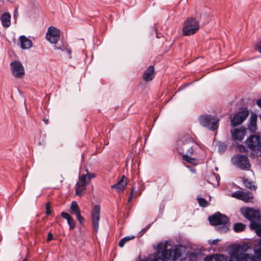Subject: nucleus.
<instances>
[{
	"mask_svg": "<svg viewBox=\"0 0 261 261\" xmlns=\"http://www.w3.org/2000/svg\"><path fill=\"white\" fill-rule=\"evenodd\" d=\"M169 246L171 248L168 249L167 243L158 244L156 246L157 252L154 254L152 261H167L168 260L175 261L178 258L182 257V251L185 249L184 246L179 245L174 248H172L170 244Z\"/></svg>",
	"mask_w": 261,
	"mask_h": 261,
	"instance_id": "f257e3e1",
	"label": "nucleus"
},
{
	"mask_svg": "<svg viewBox=\"0 0 261 261\" xmlns=\"http://www.w3.org/2000/svg\"><path fill=\"white\" fill-rule=\"evenodd\" d=\"M46 38L51 43H54L55 49L60 50L66 53L70 59L71 58V49L68 47L66 43H62V45L57 44L60 39V31L54 27H49L46 34Z\"/></svg>",
	"mask_w": 261,
	"mask_h": 261,
	"instance_id": "f03ea898",
	"label": "nucleus"
},
{
	"mask_svg": "<svg viewBox=\"0 0 261 261\" xmlns=\"http://www.w3.org/2000/svg\"><path fill=\"white\" fill-rule=\"evenodd\" d=\"M208 221L211 225L217 226L216 229L220 233H226L229 229V219L220 212L209 216Z\"/></svg>",
	"mask_w": 261,
	"mask_h": 261,
	"instance_id": "7ed1b4c3",
	"label": "nucleus"
},
{
	"mask_svg": "<svg viewBox=\"0 0 261 261\" xmlns=\"http://www.w3.org/2000/svg\"><path fill=\"white\" fill-rule=\"evenodd\" d=\"M194 142L192 137L189 135H184L180 137L176 142V151L182 157L185 154L192 155L196 148L191 144Z\"/></svg>",
	"mask_w": 261,
	"mask_h": 261,
	"instance_id": "20e7f679",
	"label": "nucleus"
},
{
	"mask_svg": "<svg viewBox=\"0 0 261 261\" xmlns=\"http://www.w3.org/2000/svg\"><path fill=\"white\" fill-rule=\"evenodd\" d=\"M255 255L244 254L243 256L236 254L232 249L228 261H260L261 242H259L257 246L254 249Z\"/></svg>",
	"mask_w": 261,
	"mask_h": 261,
	"instance_id": "39448f33",
	"label": "nucleus"
},
{
	"mask_svg": "<svg viewBox=\"0 0 261 261\" xmlns=\"http://www.w3.org/2000/svg\"><path fill=\"white\" fill-rule=\"evenodd\" d=\"M245 142L253 155L258 156L261 154V138L259 135H250Z\"/></svg>",
	"mask_w": 261,
	"mask_h": 261,
	"instance_id": "423d86ee",
	"label": "nucleus"
},
{
	"mask_svg": "<svg viewBox=\"0 0 261 261\" xmlns=\"http://www.w3.org/2000/svg\"><path fill=\"white\" fill-rule=\"evenodd\" d=\"M199 23L196 18L188 17L184 23L182 34L184 36L193 35L199 30Z\"/></svg>",
	"mask_w": 261,
	"mask_h": 261,
	"instance_id": "0eeeda50",
	"label": "nucleus"
},
{
	"mask_svg": "<svg viewBox=\"0 0 261 261\" xmlns=\"http://www.w3.org/2000/svg\"><path fill=\"white\" fill-rule=\"evenodd\" d=\"M199 121L202 126L209 130L214 131L218 127L219 119L215 116L210 114L203 115L199 117Z\"/></svg>",
	"mask_w": 261,
	"mask_h": 261,
	"instance_id": "6e6552de",
	"label": "nucleus"
},
{
	"mask_svg": "<svg viewBox=\"0 0 261 261\" xmlns=\"http://www.w3.org/2000/svg\"><path fill=\"white\" fill-rule=\"evenodd\" d=\"M241 212L244 217L250 221V223H256L261 219V216L258 211L251 207H242Z\"/></svg>",
	"mask_w": 261,
	"mask_h": 261,
	"instance_id": "1a4fd4ad",
	"label": "nucleus"
},
{
	"mask_svg": "<svg viewBox=\"0 0 261 261\" xmlns=\"http://www.w3.org/2000/svg\"><path fill=\"white\" fill-rule=\"evenodd\" d=\"M233 164L241 170H248L251 166L248 157L243 154H236L232 158Z\"/></svg>",
	"mask_w": 261,
	"mask_h": 261,
	"instance_id": "9d476101",
	"label": "nucleus"
},
{
	"mask_svg": "<svg viewBox=\"0 0 261 261\" xmlns=\"http://www.w3.org/2000/svg\"><path fill=\"white\" fill-rule=\"evenodd\" d=\"M249 114V111L247 108H243L241 111L237 113L231 119V124L233 127L242 123Z\"/></svg>",
	"mask_w": 261,
	"mask_h": 261,
	"instance_id": "9b49d317",
	"label": "nucleus"
},
{
	"mask_svg": "<svg viewBox=\"0 0 261 261\" xmlns=\"http://www.w3.org/2000/svg\"><path fill=\"white\" fill-rule=\"evenodd\" d=\"M100 207L98 204L94 205L91 213V220L93 229L97 232L99 228Z\"/></svg>",
	"mask_w": 261,
	"mask_h": 261,
	"instance_id": "f8f14e48",
	"label": "nucleus"
},
{
	"mask_svg": "<svg viewBox=\"0 0 261 261\" xmlns=\"http://www.w3.org/2000/svg\"><path fill=\"white\" fill-rule=\"evenodd\" d=\"M12 73L16 78H22L25 73L24 69L20 61H14L10 63Z\"/></svg>",
	"mask_w": 261,
	"mask_h": 261,
	"instance_id": "ddd939ff",
	"label": "nucleus"
},
{
	"mask_svg": "<svg viewBox=\"0 0 261 261\" xmlns=\"http://www.w3.org/2000/svg\"><path fill=\"white\" fill-rule=\"evenodd\" d=\"M232 140L236 142L242 141L246 134V128L245 126H241L239 128H233L230 130Z\"/></svg>",
	"mask_w": 261,
	"mask_h": 261,
	"instance_id": "4468645a",
	"label": "nucleus"
},
{
	"mask_svg": "<svg viewBox=\"0 0 261 261\" xmlns=\"http://www.w3.org/2000/svg\"><path fill=\"white\" fill-rule=\"evenodd\" d=\"M86 186V175L83 174L79 177V181L77 182L75 187V194L77 195H82L85 191Z\"/></svg>",
	"mask_w": 261,
	"mask_h": 261,
	"instance_id": "2eb2a0df",
	"label": "nucleus"
},
{
	"mask_svg": "<svg viewBox=\"0 0 261 261\" xmlns=\"http://www.w3.org/2000/svg\"><path fill=\"white\" fill-rule=\"evenodd\" d=\"M257 115L256 113L251 114L247 123V129L250 133H254L257 129Z\"/></svg>",
	"mask_w": 261,
	"mask_h": 261,
	"instance_id": "dca6fc26",
	"label": "nucleus"
},
{
	"mask_svg": "<svg viewBox=\"0 0 261 261\" xmlns=\"http://www.w3.org/2000/svg\"><path fill=\"white\" fill-rule=\"evenodd\" d=\"M155 72L153 66L150 65L144 72L142 75L143 80L145 82H149L154 77Z\"/></svg>",
	"mask_w": 261,
	"mask_h": 261,
	"instance_id": "f3484780",
	"label": "nucleus"
},
{
	"mask_svg": "<svg viewBox=\"0 0 261 261\" xmlns=\"http://www.w3.org/2000/svg\"><path fill=\"white\" fill-rule=\"evenodd\" d=\"M127 185V178L125 176L123 175L118 182L111 186L112 189H116L118 192L123 191Z\"/></svg>",
	"mask_w": 261,
	"mask_h": 261,
	"instance_id": "a211bd4d",
	"label": "nucleus"
},
{
	"mask_svg": "<svg viewBox=\"0 0 261 261\" xmlns=\"http://www.w3.org/2000/svg\"><path fill=\"white\" fill-rule=\"evenodd\" d=\"M250 248V246L247 244H244L242 245L237 246L232 248L235 253H238L241 256L247 254L246 252Z\"/></svg>",
	"mask_w": 261,
	"mask_h": 261,
	"instance_id": "6ab92c4d",
	"label": "nucleus"
},
{
	"mask_svg": "<svg viewBox=\"0 0 261 261\" xmlns=\"http://www.w3.org/2000/svg\"><path fill=\"white\" fill-rule=\"evenodd\" d=\"M20 47L22 49H26L31 48L33 43L31 40L24 35L20 36L19 38Z\"/></svg>",
	"mask_w": 261,
	"mask_h": 261,
	"instance_id": "aec40b11",
	"label": "nucleus"
},
{
	"mask_svg": "<svg viewBox=\"0 0 261 261\" xmlns=\"http://www.w3.org/2000/svg\"><path fill=\"white\" fill-rule=\"evenodd\" d=\"M203 261H227L226 255L220 254H215L208 255L204 258Z\"/></svg>",
	"mask_w": 261,
	"mask_h": 261,
	"instance_id": "412c9836",
	"label": "nucleus"
},
{
	"mask_svg": "<svg viewBox=\"0 0 261 261\" xmlns=\"http://www.w3.org/2000/svg\"><path fill=\"white\" fill-rule=\"evenodd\" d=\"M11 16L9 12H4L1 16L0 20L4 28H7L11 25Z\"/></svg>",
	"mask_w": 261,
	"mask_h": 261,
	"instance_id": "4be33fe9",
	"label": "nucleus"
},
{
	"mask_svg": "<svg viewBox=\"0 0 261 261\" xmlns=\"http://www.w3.org/2000/svg\"><path fill=\"white\" fill-rule=\"evenodd\" d=\"M219 178H220L219 175L213 172L208 175L207 182L212 184L214 187H218L219 185Z\"/></svg>",
	"mask_w": 261,
	"mask_h": 261,
	"instance_id": "5701e85b",
	"label": "nucleus"
},
{
	"mask_svg": "<svg viewBox=\"0 0 261 261\" xmlns=\"http://www.w3.org/2000/svg\"><path fill=\"white\" fill-rule=\"evenodd\" d=\"M201 255L199 252H188L186 254V256L182 258L185 261H197L198 257ZM182 259V258H181Z\"/></svg>",
	"mask_w": 261,
	"mask_h": 261,
	"instance_id": "b1692460",
	"label": "nucleus"
},
{
	"mask_svg": "<svg viewBox=\"0 0 261 261\" xmlns=\"http://www.w3.org/2000/svg\"><path fill=\"white\" fill-rule=\"evenodd\" d=\"M250 227L255 231L257 236L261 237V219L256 223H250Z\"/></svg>",
	"mask_w": 261,
	"mask_h": 261,
	"instance_id": "393cba45",
	"label": "nucleus"
},
{
	"mask_svg": "<svg viewBox=\"0 0 261 261\" xmlns=\"http://www.w3.org/2000/svg\"><path fill=\"white\" fill-rule=\"evenodd\" d=\"M253 198V195L252 192L248 191L243 192L241 200L245 202H249L251 201Z\"/></svg>",
	"mask_w": 261,
	"mask_h": 261,
	"instance_id": "a878e982",
	"label": "nucleus"
},
{
	"mask_svg": "<svg viewBox=\"0 0 261 261\" xmlns=\"http://www.w3.org/2000/svg\"><path fill=\"white\" fill-rule=\"evenodd\" d=\"M70 212L73 215H76L81 212L80 209L76 201H73L72 202Z\"/></svg>",
	"mask_w": 261,
	"mask_h": 261,
	"instance_id": "bb28decb",
	"label": "nucleus"
},
{
	"mask_svg": "<svg viewBox=\"0 0 261 261\" xmlns=\"http://www.w3.org/2000/svg\"><path fill=\"white\" fill-rule=\"evenodd\" d=\"M243 182L244 186L248 189L250 190H255L256 189V187L254 185L252 181L249 180V179L244 178L243 179Z\"/></svg>",
	"mask_w": 261,
	"mask_h": 261,
	"instance_id": "cd10ccee",
	"label": "nucleus"
},
{
	"mask_svg": "<svg viewBox=\"0 0 261 261\" xmlns=\"http://www.w3.org/2000/svg\"><path fill=\"white\" fill-rule=\"evenodd\" d=\"M245 228V225L241 223H236L233 225V230L236 232L242 231Z\"/></svg>",
	"mask_w": 261,
	"mask_h": 261,
	"instance_id": "c85d7f7f",
	"label": "nucleus"
},
{
	"mask_svg": "<svg viewBox=\"0 0 261 261\" xmlns=\"http://www.w3.org/2000/svg\"><path fill=\"white\" fill-rule=\"evenodd\" d=\"M191 155H190V154H185L183 155L182 159L190 164L193 165H196V159L191 157Z\"/></svg>",
	"mask_w": 261,
	"mask_h": 261,
	"instance_id": "c756f323",
	"label": "nucleus"
},
{
	"mask_svg": "<svg viewBox=\"0 0 261 261\" xmlns=\"http://www.w3.org/2000/svg\"><path fill=\"white\" fill-rule=\"evenodd\" d=\"M135 237L134 236H126L124 237L123 238L121 239L119 241V246L120 247H123L127 242L133 240L134 239H135Z\"/></svg>",
	"mask_w": 261,
	"mask_h": 261,
	"instance_id": "7c9ffc66",
	"label": "nucleus"
},
{
	"mask_svg": "<svg viewBox=\"0 0 261 261\" xmlns=\"http://www.w3.org/2000/svg\"><path fill=\"white\" fill-rule=\"evenodd\" d=\"M197 201L198 202L199 205L200 206L202 207H206L207 206L209 205L208 202L204 198L202 197H198L197 198Z\"/></svg>",
	"mask_w": 261,
	"mask_h": 261,
	"instance_id": "2f4dec72",
	"label": "nucleus"
},
{
	"mask_svg": "<svg viewBox=\"0 0 261 261\" xmlns=\"http://www.w3.org/2000/svg\"><path fill=\"white\" fill-rule=\"evenodd\" d=\"M67 223L69 226L70 230L73 229L75 227L76 223L73 218L71 216L70 218L68 219Z\"/></svg>",
	"mask_w": 261,
	"mask_h": 261,
	"instance_id": "473e14b6",
	"label": "nucleus"
},
{
	"mask_svg": "<svg viewBox=\"0 0 261 261\" xmlns=\"http://www.w3.org/2000/svg\"><path fill=\"white\" fill-rule=\"evenodd\" d=\"M243 192H244L241 191H236L235 192L232 193V196L237 198L238 199L241 200Z\"/></svg>",
	"mask_w": 261,
	"mask_h": 261,
	"instance_id": "72a5a7b5",
	"label": "nucleus"
},
{
	"mask_svg": "<svg viewBox=\"0 0 261 261\" xmlns=\"http://www.w3.org/2000/svg\"><path fill=\"white\" fill-rule=\"evenodd\" d=\"M226 145L224 143L220 142L218 145V150L221 153L224 152L226 150Z\"/></svg>",
	"mask_w": 261,
	"mask_h": 261,
	"instance_id": "f704fd0d",
	"label": "nucleus"
},
{
	"mask_svg": "<svg viewBox=\"0 0 261 261\" xmlns=\"http://www.w3.org/2000/svg\"><path fill=\"white\" fill-rule=\"evenodd\" d=\"M76 217L77 220L79 221L81 225H83L84 223L85 219L84 217L81 215V212L75 215Z\"/></svg>",
	"mask_w": 261,
	"mask_h": 261,
	"instance_id": "c9c22d12",
	"label": "nucleus"
},
{
	"mask_svg": "<svg viewBox=\"0 0 261 261\" xmlns=\"http://www.w3.org/2000/svg\"><path fill=\"white\" fill-rule=\"evenodd\" d=\"M51 213V211L50 210V203L49 202H47L46 204V211H45V214L48 216L49 215H50Z\"/></svg>",
	"mask_w": 261,
	"mask_h": 261,
	"instance_id": "e433bc0d",
	"label": "nucleus"
},
{
	"mask_svg": "<svg viewBox=\"0 0 261 261\" xmlns=\"http://www.w3.org/2000/svg\"><path fill=\"white\" fill-rule=\"evenodd\" d=\"M150 224H149L146 227L143 228L139 232V236H142L150 228Z\"/></svg>",
	"mask_w": 261,
	"mask_h": 261,
	"instance_id": "4c0bfd02",
	"label": "nucleus"
},
{
	"mask_svg": "<svg viewBox=\"0 0 261 261\" xmlns=\"http://www.w3.org/2000/svg\"><path fill=\"white\" fill-rule=\"evenodd\" d=\"M135 188L134 187H133L132 189L131 192L129 194V197H128V202H129L132 200V198L134 197V192H135Z\"/></svg>",
	"mask_w": 261,
	"mask_h": 261,
	"instance_id": "58836bf2",
	"label": "nucleus"
},
{
	"mask_svg": "<svg viewBox=\"0 0 261 261\" xmlns=\"http://www.w3.org/2000/svg\"><path fill=\"white\" fill-rule=\"evenodd\" d=\"M61 216L63 218L66 219L67 220H68V219H69L71 217V216L68 213L64 212H62L61 213Z\"/></svg>",
	"mask_w": 261,
	"mask_h": 261,
	"instance_id": "ea45409f",
	"label": "nucleus"
},
{
	"mask_svg": "<svg viewBox=\"0 0 261 261\" xmlns=\"http://www.w3.org/2000/svg\"><path fill=\"white\" fill-rule=\"evenodd\" d=\"M220 240L219 239H215L212 241H209V243L211 245H216L218 242H219Z\"/></svg>",
	"mask_w": 261,
	"mask_h": 261,
	"instance_id": "a19ab883",
	"label": "nucleus"
},
{
	"mask_svg": "<svg viewBox=\"0 0 261 261\" xmlns=\"http://www.w3.org/2000/svg\"><path fill=\"white\" fill-rule=\"evenodd\" d=\"M255 48L256 50L261 53V40L257 42Z\"/></svg>",
	"mask_w": 261,
	"mask_h": 261,
	"instance_id": "79ce46f5",
	"label": "nucleus"
},
{
	"mask_svg": "<svg viewBox=\"0 0 261 261\" xmlns=\"http://www.w3.org/2000/svg\"><path fill=\"white\" fill-rule=\"evenodd\" d=\"M53 238H54L53 234L50 232H48V235H47V241L50 242L53 239Z\"/></svg>",
	"mask_w": 261,
	"mask_h": 261,
	"instance_id": "37998d69",
	"label": "nucleus"
},
{
	"mask_svg": "<svg viewBox=\"0 0 261 261\" xmlns=\"http://www.w3.org/2000/svg\"><path fill=\"white\" fill-rule=\"evenodd\" d=\"M14 17L16 18L18 16V8H16L14 11Z\"/></svg>",
	"mask_w": 261,
	"mask_h": 261,
	"instance_id": "c03bdc74",
	"label": "nucleus"
},
{
	"mask_svg": "<svg viewBox=\"0 0 261 261\" xmlns=\"http://www.w3.org/2000/svg\"><path fill=\"white\" fill-rule=\"evenodd\" d=\"M87 175L90 179L95 177V175L93 173H88Z\"/></svg>",
	"mask_w": 261,
	"mask_h": 261,
	"instance_id": "a18cd8bd",
	"label": "nucleus"
},
{
	"mask_svg": "<svg viewBox=\"0 0 261 261\" xmlns=\"http://www.w3.org/2000/svg\"><path fill=\"white\" fill-rule=\"evenodd\" d=\"M256 105L261 108V99H259L256 101Z\"/></svg>",
	"mask_w": 261,
	"mask_h": 261,
	"instance_id": "49530a36",
	"label": "nucleus"
},
{
	"mask_svg": "<svg viewBox=\"0 0 261 261\" xmlns=\"http://www.w3.org/2000/svg\"><path fill=\"white\" fill-rule=\"evenodd\" d=\"M43 120L46 124H47L48 123V119L44 118L43 119Z\"/></svg>",
	"mask_w": 261,
	"mask_h": 261,
	"instance_id": "de8ad7c7",
	"label": "nucleus"
},
{
	"mask_svg": "<svg viewBox=\"0 0 261 261\" xmlns=\"http://www.w3.org/2000/svg\"><path fill=\"white\" fill-rule=\"evenodd\" d=\"M153 29H154V31L155 32L156 34V37L157 38H159V37L158 36V34H157V29L155 28V27H153Z\"/></svg>",
	"mask_w": 261,
	"mask_h": 261,
	"instance_id": "09e8293b",
	"label": "nucleus"
},
{
	"mask_svg": "<svg viewBox=\"0 0 261 261\" xmlns=\"http://www.w3.org/2000/svg\"><path fill=\"white\" fill-rule=\"evenodd\" d=\"M39 144L40 145H44V142L43 141H42V142L41 143V141H39Z\"/></svg>",
	"mask_w": 261,
	"mask_h": 261,
	"instance_id": "8fccbe9b",
	"label": "nucleus"
},
{
	"mask_svg": "<svg viewBox=\"0 0 261 261\" xmlns=\"http://www.w3.org/2000/svg\"><path fill=\"white\" fill-rule=\"evenodd\" d=\"M242 148L243 149H245L244 147L243 146L240 145V149L241 150V148Z\"/></svg>",
	"mask_w": 261,
	"mask_h": 261,
	"instance_id": "3c124183",
	"label": "nucleus"
},
{
	"mask_svg": "<svg viewBox=\"0 0 261 261\" xmlns=\"http://www.w3.org/2000/svg\"><path fill=\"white\" fill-rule=\"evenodd\" d=\"M22 261H28L27 260V258H25L24 259H23Z\"/></svg>",
	"mask_w": 261,
	"mask_h": 261,
	"instance_id": "603ef678",
	"label": "nucleus"
},
{
	"mask_svg": "<svg viewBox=\"0 0 261 261\" xmlns=\"http://www.w3.org/2000/svg\"><path fill=\"white\" fill-rule=\"evenodd\" d=\"M139 261H147V259H143V260H140Z\"/></svg>",
	"mask_w": 261,
	"mask_h": 261,
	"instance_id": "864d4df0",
	"label": "nucleus"
},
{
	"mask_svg": "<svg viewBox=\"0 0 261 261\" xmlns=\"http://www.w3.org/2000/svg\"><path fill=\"white\" fill-rule=\"evenodd\" d=\"M195 145L197 146H199V145L197 143H195Z\"/></svg>",
	"mask_w": 261,
	"mask_h": 261,
	"instance_id": "5fc2aeb1",
	"label": "nucleus"
},
{
	"mask_svg": "<svg viewBox=\"0 0 261 261\" xmlns=\"http://www.w3.org/2000/svg\"><path fill=\"white\" fill-rule=\"evenodd\" d=\"M259 242H261V240ZM260 260H261V256H260Z\"/></svg>",
	"mask_w": 261,
	"mask_h": 261,
	"instance_id": "6e6d98bb",
	"label": "nucleus"
}]
</instances>
